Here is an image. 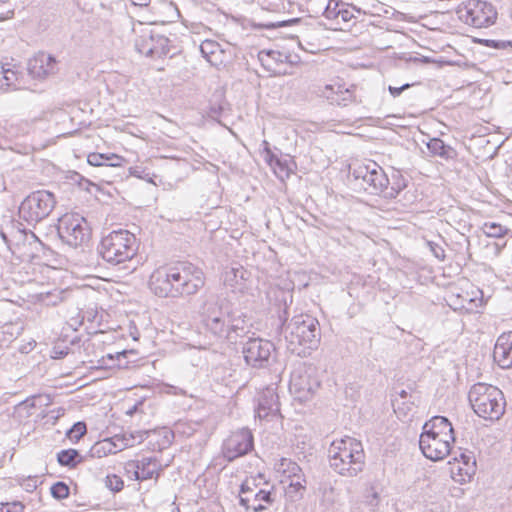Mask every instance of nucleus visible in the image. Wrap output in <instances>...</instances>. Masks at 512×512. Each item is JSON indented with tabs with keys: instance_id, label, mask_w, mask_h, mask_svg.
I'll return each instance as SVG.
<instances>
[{
	"instance_id": "338daca9",
	"label": "nucleus",
	"mask_w": 512,
	"mask_h": 512,
	"mask_svg": "<svg viewBox=\"0 0 512 512\" xmlns=\"http://www.w3.org/2000/svg\"><path fill=\"white\" fill-rule=\"evenodd\" d=\"M422 63H430L432 60L429 57L423 56L421 59H419Z\"/></svg>"
},
{
	"instance_id": "6ab92c4d",
	"label": "nucleus",
	"mask_w": 512,
	"mask_h": 512,
	"mask_svg": "<svg viewBox=\"0 0 512 512\" xmlns=\"http://www.w3.org/2000/svg\"><path fill=\"white\" fill-rule=\"evenodd\" d=\"M56 60L53 56L41 53L28 62V71L33 78H45L55 73Z\"/></svg>"
},
{
	"instance_id": "9d476101",
	"label": "nucleus",
	"mask_w": 512,
	"mask_h": 512,
	"mask_svg": "<svg viewBox=\"0 0 512 512\" xmlns=\"http://www.w3.org/2000/svg\"><path fill=\"white\" fill-rule=\"evenodd\" d=\"M320 384L316 368L303 364L292 371L289 390L296 400L303 403L313 398Z\"/></svg>"
},
{
	"instance_id": "f3484780",
	"label": "nucleus",
	"mask_w": 512,
	"mask_h": 512,
	"mask_svg": "<svg viewBox=\"0 0 512 512\" xmlns=\"http://www.w3.org/2000/svg\"><path fill=\"white\" fill-rule=\"evenodd\" d=\"M495 362L503 369L512 367V332L502 333L493 350Z\"/></svg>"
},
{
	"instance_id": "5fc2aeb1",
	"label": "nucleus",
	"mask_w": 512,
	"mask_h": 512,
	"mask_svg": "<svg viewBox=\"0 0 512 512\" xmlns=\"http://www.w3.org/2000/svg\"><path fill=\"white\" fill-rule=\"evenodd\" d=\"M14 15V10L7 11L6 14H0V21H4L6 19L12 18Z\"/></svg>"
},
{
	"instance_id": "79ce46f5",
	"label": "nucleus",
	"mask_w": 512,
	"mask_h": 512,
	"mask_svg": "<svg viewBox=\"0 0 512 512\" xmlns=\"http://www.w3.org/2000/svg\"><path fill=\"white\" fill-rule=\"evenodd\" d=\"M337 85L328 84L320 90V96L326 98L331 104L335 103Z\"/></svg>"
},
{
	"instance_id": "1a4fd4ad",
	"label": "nucleus",
	"mask_w": 512,
	"mask_h": 512,
	"mask_svg": "<svg viewBox=\"0 0 512 512\" xmlns=\"http://www.w3.org/2000/svg\"><path fill=\"white\" fill-rule=\"evenodd\" d=\"M254 335L251 333L247 340L240 341L244 361L253 369L269 368L275 361V346L271 341Z\"/></svg>"
},
{
	"instance_id": "6e6552de",
	"label": "nucleus",
	"mask_w": 512,
	"mask_h": 512,
	"mask_svg": "<svg viewBox=\"0 0 512 512\" xmlns=\"http://www.w3.org/2000/svg\"><path fill=\"white\" fill-rule=\"evenodd\" d=\"M57 233L61 241L72 248L86 244L90 239V228L78 213H66L58 219Z\"/></svg>"
},
{
	"instance_id": "f704fd0d",
	"label": "nucleus",
	"mask_w": 512,
	"mask_h": 512,
	"mask_svg": "<svg viewBox=\"0 0 512 512\" xmlns=\"http://www.w3.org/2000/svg\"><path fill=\"white\" fill-rule=\"evenodd\" d=\"M87 432L85 422L79 421L73 424V426L67 431L66 436L72 442H78Z\"/></svg>"
},
{
	"instance_id": "de8ad7c7",
	"label": "nucleus",
	"mask_w": 512,
	"mask_h": 512,
	"mask_svg": "<svg viewBox=\"0 0 512 512\" xmlns=\"http://www.w3.org/2000/svg\"><path fill=\"white\" fill-rule=\"evenodd\" d=\"M366 503L371 507V511L374 512V508L379 503V497L376 492L371 493L370 495L366 496Z\"/></svg>"
},
{
	"instance_id": "2eb2a0df",
	"label": "nucleus",
	"mask_w": 512,
	"mask_h": 512,
	"mask_svg": "<svg viewBox=\"0 0 512 512\" xmlns=\"http://www.w3.org/2000/svg\"><path fill=\"white\" fill-rule=\"evenodd\" d=\"M169 39L161 34L150 32L136 40L135 46L139 53L152 57L162 58L170 53Z\"/></svg>"
},
{
	"instance_id": "39448f33",
	"label": "nucleus",
	"mask_w": 512,
	"mask_h": 512,
	"mask_svg": "<svg viewBox=\"0 0 512 512\" xmlns=\"http://www.w3.org/2000/svg\"><path fill=\"white\" fill-rule=\"evenodd\" d=\"M138 248L134 233L118 229L102 237L97 246V253L106 263L116 266L133 259Z\"/></svg>"
},
{
	"instance_id": "37998d69",
	"label": "nucleus",
	"mask_w": 512,
	"mask_h": 512,
	"mask_svg": "<svg viewBox=\"0 0 512 512\" xmlns=\"http://www.w3.org/2000/svg\"><path fill=\"white\" fill-rule=\"evenodd\" d=\"M253 501L256 504L260 503L261 501H264V502L270 504L274 501V499L272 498L271 491H266V490L260 489L258 492L253 494Z\"/></svg>"
},
{
	"instance_id": "0e129e2a",
	"label": "nucleus",
	"mask_w": 512,
	"mask_h": 512,
	"mask_svg": "<svg viewBox=\"0 0 512 512\" xmlns=\"http://www.w3.org/2000/svg\"><path fill=\"white\" fill-rule=\"evenodd\" d=\"M407 396H408V393L405 390H401V392L399 393V397L402 400H405L407 398Z\"/></svg>"
},
{
	"instance_id": "7c9ffc66",
	"label": "nucleus",
	"mask_w": 512,
	"mask_h": 512,
	"mask_svg": "<svg viewBox=\"0 0 512 512\" xmlns=\"http://www.w3.org/2000/svg\"><path fill=\"white\" fill-rule=\"evenodd\" d=\"M354 102H356L354 91L351 88L343 89L341 85H337V93L334 104L345 107Z\"/></svg>"
},
{
	"instance_id": "13d9d810",
	"label": "nucleus",
	"mask_w": 512,
	"mask_h": 512,
	"mask_svg": "<svg viewBox=\"0 0 512 512\" xmlns=\"http://www.w3.org/2000/svg\"><path fill=\"white\" fill-rule=\"evenodd\" d=\"M350 512H363V511L361 510V506H360V504H358V503H354V504L351 506V510H350Z\"/></svg>"
},
{
	"instance_id": "774afa93",
	"label": "nucleus",
	"mask_w": 512,
	"mask_h": 512,
	"mask_svg": "<svg viewBox=\"0 0 512 512\" xmlns=\"http://www.w3.org/2000/svg\"><path fill=\"white\" fill-rule=\"evenodd\" d=\"M309 32L310 31L307 30L306 32L303 33V35H302L303 40H306L309 37Z\"/></svg>"
},
{
	"instance_id": "4468645a",
	"label": "nucleus",
	"mask_w": 512,
	"mask_h": 512,
	"mask_svg": "<svg viewBox=\"0 0 512 512\" xmlns=\"http://www.w3.org/2000/svg\"><path fill=\"white\" fill-rule=\"evenodd\" d=\"M453 439H445L431 433L422 432L419 439V447L423 455L432 460L439 461L444 459L451 452V443Z\"/></svg>"
},
{
	"instance_id": "864d4df0",
	"label": "nucleus",
	"mask_w": 512,
	"mask_h": 512,
	"mask_svg": "<svg viewBox=\"0 0 512 512\" xmlns=\"http://www.w3.org/2000/svg\"><path fill=\"white\" fill-rule=\"evenodd\" d=\"M11 506L14 508L12 512H21L24 509V505L21 502H13Z\"/></svg>"
},
{
	"instance_id": "9b49d317",
	"label": "nucleus",
	"mask_w": 512,
	"mask_h": 512,
	"mask_svg": "<svg viewBox=\"0 0 512 512\" xmlns=\"http://www.w3.org/2000/svg\"><path fill=\"white\" fill-rule=\"evenodd\" d=\"M355 186L372 195H382L387 189L389 179L384 170L375 162L361 164L353 168L351 172Z\"/></svg>"
},
{
	"instance_id": "0eeeda50",
	"label": "nucleus",
	"mask_w": 512,
	"mask_h": 512,
	"mask_svg": "<svg viewBox=\"0 0 512 512\" xmlns=\"http://www.w3.org/2000/svg\"><path fill=\"white\" fill-rule=\"evenodd\" d=\"M55 205L56 199L52 192L34 191L20 204L19 216L28 224H37L51 214Z\"/></svg>"
},
{
	"instance_id": "aec40b11",
	"label": "nucleus",
	"mask_w": 512,
	"mask_h": 512,
	"mask_svg": "<svg viewBox=\"0 0 512 512\" xmlns=\"http://www.w3.org/2000/svg\"><path fill=\"white\" fill-rule=\"evenodd\" d=\"M454 460L457 464H453L452 474H457L461 482L470 479L476 472V459L472 452H461L459 456H455Z\"/></svg>"
},
{
	"instance_id": "09e8293b",
	"label": "nucleus",
	"mask_w": 512,
	"mask_h": 512,
	"mask_svg": "<svg viewBox=\"0 0 512 512\" xmlns=\"http://www.w3.org/2000/svg\"><path fill=\"white\" fill-rule=\"evenodd\" d=\"M265 159L267 161V163L272 167L274 165V163L276 162V159H279L278 156H276L270 148H267L265 149Z\"/></svg>"
},
{
	"instance_id": "412c9836",
	"label": "nucleus",
	"mask_w": 512,
	"mask_h": 512,
	"mask_svg": "<svg viewBox=\"0 0 512 512\" xmlns=\"http://www.w3.org/2000/svg\"><path fill=\"white\" fill-rule=\"evenodd\" d=\"M423 432L431 433L436 436H441L445 439H453L454 429L448 418L444 416H434L423 425Z\"/></svg>"
},
{
	"instance_id": "c03bdc74",
	"label": "nucleus",
	"mask_w": 512,
	"mask_h": 512,
	"mask_svg": "<svg viewBox=\"0 0 512 512\" xmlns=\"http://www.w3.org/2000/svg\"><path fill=\"white\" fill-rule=\"evenodd\" d=\"M327 18L341 17L344 21H349L352 18V14L348 9H340L337 12L331 11L329 7L325 11Z\"/></svg>"
},
{
	"instance_id": "f8f14e48",
	"label": "nucleus",
	"mask_w": 512,
	"mask_h": 512,
	"mask_svg": "<svg viewBox=\"0 0 512 512\" xmlns=\"http://www.w3.org/2000/svg\"><path fill=\"white\" fill-rule=\"evenodd\" d=\"M458 18L465 24L475 28H485L493 25L497 19L494 6L482 0H468L457 9Z\"/></svg>"
},
{
	"instance_id": "f03ea898",
	"label": "nucleus",
	"mask_w": 512,
	"mask_h": 512,
	"mask_svg": "<svg viewBox=\"0 0 512 512\" xmlns=\"http://www.w3.org/2000/svg\"><path fill=\"white\" fill-rule=\"evenodd\" d=\"M287 310L280 316V335L288 351L299 357H307L316 350L321 340L318 320L310 314H299L288 321Z\"/></svg>"
},
{
	"instance_id": "603ef678",
	"label": "nucleus",
	"mask_w": 512,
	"mask_h": 512,
	"mask_svg": "<svg viewBox=\"0 0 512 512\" xmlns=\"http://www.w3.org/2000/svg\"><path fill=\"white\" fill-rule=\"evenodd\" d=\"M133 5L145 7L148 6L150 3V0H131Z\"/></svg>"
},
{
	"instance_id": "e433bc0d",
	"label": "nucleus",
	"mask_w": 512,
	"mask_h": 512,
	"mask_svg": "<svg viewBox=\"0 0 512 512\" xmlns=\"http://www.w3.org/2000/svg\"><path fill=\"white\" fill-rule=\"evenodd\" d=\"M240 279L244 278V271L242 267H231L225 271L224 283L229 286H233Z\"/></svg>"
},
{
	"instance_id": "e2e57ef3",
	"label": "nucleus",
	"mask_w": 512,
	"mask_h": 512,
	"mask_svg": "<svg viewBox=\"0 0 512 512\" xmlns=\"http://www.w3.org/2000/svg\"><path fill=\"white\" fill-rule=\"evenodd\" d=\"M392 404L394 406L395 411L400 410V403L398 398L392 400Z\"/></svg>"
},
{
	"instance_id": "a878e982",
	"label": "nucleus",
	"mask_w": 512,
	"mask_h": 512,
	"mask_svg": "<svg viewBox=\"0 0 512 512\" xmlns=\"http://www.w3.org/2000/svg\"><path fill=\"white\" fill-rule=\"evenodd\" d=\"M57 461L61 466L75 468L83 461V457L76 449H66L57 453Z\"/></svg>"
},
{
	"instance_id": "052dcab7",
	"label": "nucleus",
	"mask_w": 512,
	"mask_h": 512,
	"mask_svg": "<svg viewBox=\"0 0 512 512\" xmlns=\"http://www.w3.org/2000/svg\"><path fill=\"white\" fill-rule=\"evenodd\" d=\"M10 504H1L0 512H12L9 508Z\"/></svg>"
},
{
	"instance_id": "69168bd1",
	"label": "nucleus",
	"mask_w": 512,
	"mask_h": 512,
	"mask_svg": "<svg viewBox=\"0 0 512 512\" xmlns=\"http://www.w3.org/2000/svg\"><path fill=\"white\" fill-rule=\"evenodd\" d=\"M125 471L127 474H131L134 477V469H128V462L125 464Z\"/></svg>"
},
{
	"instance_id": "5701e85b",
	"label": "nucleus",
	"mask_w": 512,
	"mask_h": 512,
	"mask_svg": "<svg viewBox=\"0 0 512 512\" xmlns=\"http://www.w3.org/2000/svg\"><path fill=\"white\" fill-rule=\"evenodd\" d=\"M227 328L229 330V336L226 337V340L232 344L238 343L239 339L245 341L248 337H251L249 334L252 332L246 321L242 319L241 316L234 317L231 311L230 316H228Z\"/></svg>"
},
{
	"instance_id": "6e6d98bb",
	"label": "nucleus",
	"mask_w": 512,
	"mask_h": 512,
	"mask_svg": "<svg viewBox=\"0 0 512 512\" xmlns=\"http://www.w3.org/2000/svg\"><path fill=\"white\" fill-rule=\"evenodd\" d=\"M505 245L504 244H499L498 242H494L493 243V248H494V252H495V255L498 256L502 250V247Z\"/></svg>"
},
{
	"instance_id": "7ed1b4c3",
	"label": "nucleus",
	"mask_w": 512,
	"mask_h": 512,
	"mask_svg": "<svg viewBox=\"0 0 512 512\" xmlns=\"http://www.w3.org/2000/svg\"><path fill=\"white\" fill-rule=\"evenodd\" d=\"M330 467L344 477H355L365 467V453L362 443L345 436L334 440L328 450Z\"/></svg>"
},
{
	"instance_id": "f257e3e1",
	"label": "nucleus",
	"mask_w": 512,
	"mask_h": 512,
	"mask_svg": "<svg viewBox=\"0 0 512 512\" xmlns=\"http://www.w3.org/2000/svg\"><path fill=\"white\" fill-rule=\"evenodd\" d=\"M203 270L190 263L178 262L171 267L156 269L150 276L149 287L158 297L192 296L204 287Z\"/></svg>"
},
{
	"instance_id": "4be33fe9",
	"label": "nucleus",
	"mask_w": 512,
	"mask_h": 512,
	"mask_svg": "<svg viewBox=\"0 0 512 512\" xmlns=\"http://www.w3.org/2000/svg\"><path fill=\"white\" fill-rule=\"evenodd\" d=\"M258 59L261 65L267 71H273V75H289L291 74L287 70H276L273 67V64L280 65L283 64L284 61L287 60L286 52H281L278 50H261L258 53Z\"/></svg>"
},
{
	"instance_id": "20e7f679",
	"label": "nucleus",
	"mask_w": 512,
	"mask_h": 512,
	"mask_svg": "<svg viewBox=\"0 0 512 512\" xmlns=\"http://www.w3.org/2000/svg\"><path fill=\"white\" fill-rule=\"evenodd\" d=\"M199 313L205 332L217 340H226L229 336L227 328L228 316H230L229 301L213 292H206L201 297Z\"/></svg>"
},
{
	"instance_id": "58836bf2",
	"label": "nucleus",
	"mask_w": 512,
	"mask_h": 512,
	"mask_svg": "<svg viewBox=\"0 0 512 512\" xmlns=\"http://www.w3.org/2000/svg\"><path fill=\"white\" fill-rule=\"evenodd\" d=\"M239 503L241 506L245 507L247 510L252 509L254 512H262L266 509L264 505L261 503H255L253 501V494L240 495Z\"/></svg>"
},
{
	"instance_id": "b1692460",
	"label": "nucleus",
	"mask_w": 512,
	"mask_h": 512,
	"mask_svg": "<svg viewBox=\"0 0 512 512\" xmlns=\"http://www.w3.org/2000/svg\"><path fill=\"white\" fill-rule=\"evenodd\" d=\"M87 162L90 166L103 168H117L123 166L125 159L114 153H90L87 156Z\"/></svg>"
},
{
	"instance_id": "bf43d9fd",
	"label": "nucleus",
	"mask_w": 512,
	"mask_h": 512,
	"mask_svg": "<svg viewBox=\"0 0 512 512\" xmlns=\"http://www.w3.org/2000/svg\"><path fill=\"white\" fill-rule=\"evenodd\" d=\"M284 25V22H281V23H269V24H266L264 25L266 28L268 29H272V28H276V27H280V26H283Z\"/></svg>"
},
{
	"instance_id": "a19ab883",
	"label": "nucleus",
	"mask_w": 512,
	"mask_h": 512,
	"mask_svg": "<svg viewBox=\"0 0 512 512\" xmlns=\"http://www.w3.org/2000/svg\"><path fill=\"white\" fill-rule=\"evenodd\" d=\"M105 485L111 491L119 492V491H121L123 489L124 482L121 479V477H119L116 474H112V475H107L106 476V478H105Z\"/></svg>"
},
{
	"instance_id": "a18cd8bd",
	"label": "nucleus",
	"mask_w": 512,
	"mask_h": 512,
	"mask_svg": "<svg viewBox=\"0 0 512 512\" xmlns=\"http://www.w3.org/2000/svg\"><path fill=\"white\" fill-rule=\"evenodd\" d=\"M428 245L430 247L431 252L433 253V255L437 259L444 260V258H445V251H444V249L440 245H438V244H436L434 242H428Z\"/></svg>"
},
{
	"instance_id": "72a5a7b5",
	"label": "nucleus",
	"mask_w": 512,
	"mask_h": 512,
	"mask_svg": "<svg viewBox=\"0 0 512 512\" xmlns=\"http://www.w3.org/2000/svg\"><path fill=\"white\" fill-rule=\"evenodd\" d=\"M483 232L487 237L501 238L508 232V229L501 226L500 224L492 222L484 224Z\"/></svg>"
},
{
	"instance_id": "c85d7f7f",
	"label": "nucleus",
	"mask_w": 512,
	"mask_h": 512,
	"mask_svg": "<svg viewBox=\"0 0 512 512\" xmlns=\"http://www.w3.org/2000/svg\"><path fill=\"white\" fill-rule=\"evenodd\" d=\"M115 445L116 452L122 451L125 448L132 447L136 443V437L132 433L117 434L111 438H107Z\"/></svg>"
},
{
	"instance_id": "bb28decb",
	"label": "nucleus",
	"mask_w": 512,
	"mask_h": 512,
	"mask_svg": "<svg viewBox=\"0 0 512 512\" xmlns=\"http://www.w3.org/2000/svg\"><path fill=\"white\" fill-rule=\"evenodd\" d=\"M115 453L117 452L114 443L107 438L96 442L89 451L92 458H102Z\"/></svg>"
},
{
	"instance_id": "ea45409f",
	"label": "nucleus",
	"mask_w": 512,
	"mask_h": 512,
	"mask_svg": "<svg viewBox=\"0 0 512 512\" xmlns=\"http://www.w3.org/2000/svg\"><path fill=\"white\" fill-rule=\"evenodd\" d=\"M50 490L51 495L57 500H62L69 496V486L62 481L53 484Z\"/></svg>"
},
{
	"instance_id": "3c124183",
	"label": "nucleus",
	"mask_w": 512,
	"mask_h": 512,
	"mask_svg": "<svg viewBox=\"0 0 512 512\" xmlns=\"http://www.w3.org/2000/svg\"><path fill=\"white\" fill-rule=\"evenodd\" d=\"M286 56H287V60L284 61V63H288L290 65H295L298 63V56H295L294 58L292 57V55L288 52H286Z\"/></svg>"
},
{
	"instance_id": "ddd939ff",
	"label": "nucleus",
	"mask_w": 512,
	"mask_h": 512,
	"mask_svg": "<svg viewBox=\"0 0 512 512\" xmlns=\"http://www.w3.org/2000/svg\"><path fill=\"white\" fill-rule=\"evenodd\" d=\"M254 448V437L248 428H241L231 432L222 444V455L232 462L245 456Z\"/></svg>"
},
{
	"instance_id": "423d86ee",
	"label": "nucleus",
	"mask_w": 512,
	"mask_h": 512,
	"mask_svg": "<svg viewBox=\"0 0 512 512\" xmlns=\"http://www.w3.org/2000/svg\"><path fill=\"white\" fill-rule=\"evenodd\" d=\"M474 412L487 420H498L505 411V400L501 390L485 383L474 384L468 393Z\"/></svg>"
},
{
	"instance_id": "8fccbe9b",
	"label": "nucleus",
	"mask_w": 512,
	"mask_h": 512,
	"mask_svg": "<svg viewBox=\"0 0 512 512\" xmlns=\"http://www.w3.org/2000/svg\"><path fill=\"white\" fill-rule=\"evenodd\" d=\"M252 492L253 489L248 485L247 481L241 484L240 495L251 494Z\"/></svg>"
},
{
	"instance_id": "680f3d73",
	"label": "nucleus",
	"mask_w": 512,
	"mask_h": 512,
	"mask_svg": "<svg viewBox=\"0 0 512 512\" xmlns=\"http://www.w3.org/2000/svg\"><path fill=\"white\" fill-rule=\"evenodd\" d=\"M138 173H139V167L130 168V174L131 175H134V176H137V177H141Z\"/></svg>"
},
{
	"instance_id": "4c0bfd02",
	"label": "nucleus",
	"mask_w": 512,
	"mask_h": 512,
	"mask_svg": "<svg viewBox=\"0 0 512 512\" xmlns=\"http://www.w3.org/2000/svg\"><path fill=\"white\" fill-rule=\"evenodd\" d=\"M31 238L33 241L30 242V245L33 246L35 253L34 256L39 257L42 255L43 257H47L52 253V250L46 244H44L34 233H31Z\"/></svg>"
},
{
	"instance_id": "c756f323",
	"label": "nucleus",
	"mask_w": 512,
	"mask_h": 512,
	"mask_svg": "<svg viewBox=\"0 0 512 512\" xmlns=\"http://www.w3.org/2000/svg\"><path fill=\"white\" fill-rule=\"evenodd\" d=\"M202 56L211 64L215 65L214 56L220 51V45L213 40H205L200 45Z\"/></svg>"
},
{
	"instance_id": "c9c22d12",
	"label": "nucleus",
	"mask_w": 512,
	"mask_h": 512,
	"mask_svg": "<svg viewBox=\"0 0 512 512\" xmlns=\"http://www.w3.org/2000/svg\"><path fill=\"white\" fill-rule=\"evenodd\" d=\"M475 42L483 46L498 50L512 48V41L509 40L476 39Z\"/></svg>"
},
{
	"instance_id": "cd10ccee",
	"label": "nucleus",
	"mask_w": 512,
	"mask_h": 512,
	"mask_svg": "<svg viewBox=\"0 0 512 512\" xmlns=\"http://www.w3.org/2000/svg\"><path fill=\"white\" fill-rule=\"evenodd\" d=\"M392 184L387 185V189L383 191V197L393 199L398 196V194L407 186L405 179L400 174H395L392 176Z\"/></svg>"
},
{
	"instance_id": "393cba45",
	"label": "nucleus",
	"mask_w": 512,
	"mask_h": 512,
	"mask_svg": "<svg viewBox=\"0 0 512 512\" xmlns=\"http://www.w3.org/2000/svg\"><path fill=\"white\" fill-rule=\"evenodd\" d=\"M426 146L432 155L439 156L445 160L454 159L457 155L455 149L446 145L440 138L430 139Z\"/></svg>"
},
{
	"instance_id": "a211bd4d",
	"label": "nucleus",
	"mask_w": 512,
	"mask_h": 512,
	"mask_svg": "<svg viewBox=\"0 0 512 512\" xmlns=\"http://www.w3.org/2000/svg\"><path fill=\"white\" fill-rule=\"evenodd\" d=\"M134 469V479L144 481L158 478L160 465L156 458H142L137 461H129L128 469Z\"/></svg>"
},
{
	"instance_id": "4d7b16f0",
	"label": "nucleus",
	"mask_w": 512,
	"mask_h": 512,
	"mask_svg": "<svg viewBox=\"0 0 512 512\" xmlns=\"http://www.w3.org/2000/svg\"><path fill=\"white\" fill-rule=\"evenodd\" d=\"M127 353H128V351H126V350H123V351H121V352L117 353L116 358H117V360L119 361V363H118V364H116V365H117L119 368L123 366V365L120 363L121 357H126V354H127Z\"/></svg>"
},
{
	"instance_id": "dca6fc26",
	"label": "nucleus",
	"mask_w": 512,
	"mask_h": 512,
	"mask_svg": "<svg viewBox=\"0 0 512 512\" xmlns=\"http://www.w3.org/2000/svg\"><path fill=\"white\" fill-rule=\"evenodd\" d=\"M255 412L259 419H267L270 416H276L280 412L278 395L274 388L267 387L259 394Z\"/></svg>"
},
{
	"instance_id": "49530a36",
	"label": "nucleus",
	"mask_w": 512,
	"mask_h": 512,
	"mask_svg": "<svg viewBox=\"0 0 512 512\" xmlns=\"http://www.w3.org/2000/svg\"><path fill=\"white\" fill-rule=\"evenodd\" d=\"M410 86H411V84H409V83H406V84H404V85H402V86H400V87H394V86H391V85H390V86L388 87V91L390 92V94H391L394 98H396V97L400 96V95H401V93H402L404 90L408 89Z\"/></svg>"
},
{
	"instance_id": "473e14b6",
	"label": "nucleus",
	"mask_w": 512,
	"mask_h": 512,
	"mask_svg": "<svg viewBox=\"0 0 512 512\" xmlns=\"http://www.w3.org/2000/svg\"><path fill=\"white\" fill-rule=\"evenodd\" d=\"M3 90L8 88H18V72L4 67V73L2 75Z\"/></svg>"
},
{
	"instance_id": "2f4dec72",
	"label": "nucleus",
	"mask_w": 512,
	"mask_h": 512,
	"mask_svg": "<svg viewBox=\"0 0 512 512\" xmlns=\"http://www.w3.org/2000/svg\"><path fill=\"white\" fill-rule=\"evenodd\" d=\"M272 168L274 169V172L277 175V177L280 178L281 180L289 178L292 172V169L290 167V161L287 159H276V162L274 163Z\"/></svg>"
}]
</instances>
